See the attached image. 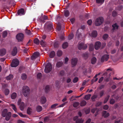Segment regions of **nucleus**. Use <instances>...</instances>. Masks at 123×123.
<instances>
[{"mask_svg": "<svg viewBox=\"0 0 123 123\" xmlns=\"http://www.w3.org/2000/svg\"><path fill=\"white\" fill-rule=\"evenodd\" d=\"M30 90L29 87L27 86H24L23 87L22 92L23 94L25 97H27L30 94Z\"/></svg>", "mask_w": 123, "mask_h": 123, "instance_id": "nucleus-1", "label": "nucleus"}, {"mask_svg": "<svg viewBox=\"0 0 123 123\" xmlns=\"http://www.w3.org/2000/svg\"><path fill=\"white\" fill-rule=\"evenodd\" d=\"M52 66L51 64L48 62L46 65L44 69L45 72L46 73L50 72L52 70Z\"/></svg>", "mask_w": 123, "mask_h": 123, "instance_id": "nucleus-2", "label": "nucleus"}, {"mask_svg": "<svg viewBox=\"0 0 123 123\" xmlns=\"http://www.w3.org/2000/svg\"><path fill=\"white\" fill-rule=\"evenodd\" d=\"M104 21V19L103 17H99L96 20L95 25L96 26H99L102 24Z\"/></svg>", "mask_w": 123, "mask_h": 123, "instance_id": "nucleus-3", "label": "nucleus"}, {"mask_svg": "<svg viewBox=\"0 0 123 123\" xmlns=\"http://www.w3.org/2000/svg\"><path fill=\"white\" fill-rule=\"evenodd\" d=\"M87 47V45L83 43H81L78 44V48L79 50L85 49Z\"/></svg>", "mask_w": 123, "mask_h": 123, "instance_id": "nucleus-4", "label": "nucleus"}, {"mask_svg": "<svg viewBox=\"0 0 123 123\" xmlns=\"http://www.w3.org/2000/svg\"><path fill=\"white\" fill-rule=\"evenodd\" d=\"M19 63V61L17 59H13L12 60V63H11V66L13 67H16L18 66Z\"/></svg>", "mask_w": 123, "mask_h": 123, "instance_id": "nucleus-5", "label": "nucleus"}, {"mask_svg": "<svg viewBox=\"0 0 123 123\" xmlns=\"http://www.w3.org/2000/svg\"><path fill=\"white\" fill-rule=\"evenodd\" d=\"M24 34L22 33H20L17 34L16 38L18 42L22 41L24 38Z\"/></svg>", "mask_w": 123, "mask_h": 123, "instance_id": "nucleus-6", "label": "nucleus"}, {"mask_svg": "<svg viewBox=\"0 0 123 123\" xmlns=\"http://www.w3.org/2000/svg\"><path fill=\"white\" fill-rule=\"evenodd\" d=\"M78 61V59L76 58H74L72 59L71 64L72 67H74L76 65Z\"/></svg>", "mask_w": 123, "mask_h": 123, "instance_id": "nucleus-7", "label": "nucleus"}, {"mask_svg": "<svg viewBox=\"0 0 123 123\" xmlns=\"http://www.w3.org/2000/svg\"><path fill=\"white\" fill-rule=\"evenodd\" d=\"M101 46V43L100 42L97 41L95 43L94 47L95 49H98L100 48Z\"/></svg>", "mask_w": 123, "mask_h": 123, "instance_id": "nucleus-8", "label": "nucleus"}, {"mask_svg": "<svg viewBox=\"0 0 123 123\" xmlns=\"http://www.w3.org/2000/svg\"><path fill=\"white\" fill-rule=\"evenodd\" d=\"M47 25V29L49 30H51L53 29L52 23L51 22H48L46 24Z\"/></svg>", "mask_w": 123, "mask_h": 123, "instance_id": "nucleus-9", "label": "nucleus"}, {"mask_svg": "<svg viewBox=\"0 0 123 123\" xmlns=\"http://www.w3.org/2000/svg\"><path fill=\"white\" fill-rule=\"evenodd\" d=\"M109 58V55H108L105 54L102 57L101 61L102 62H104L105 61H107Z\"/></svg>", "mask_w": 123, "mask_h": 123, "instance_id": "nucleus-10", "label": "nucleus"}, {"mask_svg": "<svg viewBox=\"0 0 123 123\" xmlns=\"http://www.w3.org/2000/svg\"><path fill=\"white\" fill-rule=\"evenodd\" d=\"M48 20V18L47 16L44 15L40 17L39 20H40L41 22L44 23L45 22V20Z\"/></svg>", "mask_w": 123, "mask_h": 123, "instance_id": "nucleus-11", "label": "nucleus"}, {"mask_svg": "<svg viewBox=\"0 0 123 123\" xmlns=\"http://www.w3.org/2000/svg\"><path fill=\"white\" fill-rule=\"evenodd\" d=\"M38 57V52H36L33 53L31 57V60H34Z\"/></svg>", "mask_w": 123, "mask_h": 123, "instance_id": "nucleus-12", "label": "nucleus"}, {"mask_svg": "<svg viewBox=\"0 0 123 123\" xmlns=\"http://www.w3.org/2000/svg\"><path fill=\"white\" fill-rule=\"evenodd\" d=\"M112 26L113 27V28L111 30V32L112 33H113V32L116 30H117L118 28V26L116 23L112 25Z\"/></svg>", "mask_w": 123, "mask_h": 123, "instance_id": "nucleus-13", "label": "nucleus"}, {"mask_svg": "<svg viewBox=\"0 0 123 123\" xmlns=\"http://www.w3.org/2000/svg\"><path fill=\"white\" fill-rule=\"evenodd\" d=\"M25 14L24 10L23 8H21L18 11V15L21 16L24 14Z\"/></svg>", "mask_w": 123, "mask_h": 123, "instance_id": "nucleus-14", "label": "nucleus"}, {"mask_svg": "<svg viewBox=\"0 0 123 123\" xmlns=\"http://www.w3.org/2000/svg\"><path fill=\"white\" fill-rule=\"evenodd\" d=\"M11 113L10 112H8L7 113V114L5 116V119L7 121L9 120L11 118Z\"/></svg>", "mask_w": 123, "mask_h": 123, "instance_id": "nucleus-15", "label": "nucleus"}, {"mask_svg": "<svg viewBox=\"0 0 123 123\" xmlns=\"http://www.w3.org/2000/svg\"><path fill=\"white\" fill-rule=\"evenodd\" d=\"M109 115V113L108 112L107 113V111H103L102 112V116L105 118H107Z\"/></svg>", "mask_w": 123, "mask_h": 123, "instance_id": "nucleus-16", "label": "nucleus"}, {"mask_svg": "<svg viewBox=\"0 0 123 123\" xmlns=\"http://www.w3.org/2000/svg\"><path fill=\"white\" fill-rule=\"evenodd\" d=\"M6 53V50L5 49H0V56H3L5 55Z\"/></svg>", "mask_w": 123, "mask_h": 123, "instance_id": "nucleus-17", "label": "nucleus"}, {"mask_svg": "<svg viewBox=\"0 0 123 123\" xmlns=\"http://www.w3.org/2000/svg\"><path fill=\"white\" fill-rule=\"evenodd\" d=\"M63 64V62H57L56 64V67L57 68H59L62 67Z\"/></svg>", "mask_w": 123, "mask_h": 123, "instance_id": "nucleus-18", "label": "nucleus"}, {"mask_svg": "<svg viewBox=\"0 0 123 123\" xmlns=\"http://www.w3.org/2000/svg\"><path fill=\"white\" fill-rule=\"evenodd\" d=\"M46 101V99L44 96H42L40 99V102L42 104H44Z\"/></svg>", "mask_w": 123, "mask_h": 123, "instance_id": "nucleus-19", "label": "nucleus"}, {"mask_svg": "<svg viewBox=\"0 0 123 123\" xmlns=\"http://www.w3.org/2000/svg\"><path fill=\"white\" fill-rule=\"evenodd\" d=\"M17 53V49L16 47H14L13 49V50L12 52V55L14 56Z\"/></svg>", "mask_w": 123, "mask_h": 123, "instance_id": "nucleus-20", "label": "nucleus"}, {"mask_svg": "<svg viewBox=\"0 0 123 123\" xmlns=\"http://www.w3.org/2000/svg\"><path fill=\"white\" fill-rule=\"evenodd\" d=\"M7 110L6 109H4L2 112V115L3 117H5L7 115V113H8Z\"/></svg>", "mask_w": 123, "mask_h": 123, "instance_id": "nucleus-21", "label": "nucleus"}, {"mask_svg": "<svg viewBox=\"0 0 123 123\" xmlns=\"http://www.w3.org/2000/svg\"><path fill=\"white\" fill-rule=\"evenodd\" d=\"M97 35V31H94L92 32L91 34L92 36L93 37H96Z\"/></svg>", "mask_w": 123, "mask_h": 123, "instance_id": "nucleus-22", "label": "nucleus"}, {"mask_svg": "<svg viewBox=\"0 0 123 123\" xmlns=\"http://www.w3.org/2000/svg\"><path fill=\"white\" fill-rule=\"evenodd\" d=\"M19 105H20L19 108L20 110L21 111L23 110L25 107L24 103L23 102H22L21 104Z\"/></svg>", "mask_w": 123, "mask_h": 123, "instance_id": "nucleus-23", "label": "nucleus"}, {"mask_svg": "<svg viewBox=\"0 0 123 123\" xmlns=\"http://www.w3.org/2000/svg\"><path fill=\"white\" fill-rule=\"evenodd\" d=\"M64 14L65 16L66 17H68L70 14V13L69 11L68 10H64Z\"/></svg>", "mask_w": 123, "mask_h": 123, "instance_id": "nucleus-24", "label": "nucleus"}, {"mask_svg": "<svg viewBox=\"0 0 123 123\" xmlns=\"http://www.w3.org/2000/svg\"><path fill=\"white\" fill-rule=\"evenodd\" d=\"M86 103H87L86 101L84 100H83L80 103V106L82 107L85 106L86 105Z\"/></svg>", "mask_w": 123, "mask_h": 123, "instance_id": "nucleus-25", "label": "nucleus"}, {"mask_svg": "<svg viewBox=\"0 0 123 123\" xmlns=\"http://www.w3.org/2000/svg\"><path fill=\"white\" fill-rule=\"evenodd\" d=\"M83 119L82 118H78L76 120V123H83Z\"/></svg>", "mask_w": 123, "mask_h": 123, "instance_id": "nucleus-26", "label": "nucleus"}, {"mask_svg": "<svg viewBox=\"0 0 123 123\" xmlns=\"http://www.w3.org/2000/svg\"><path fill=\"white\" fill-rule=\"evenodd\" d=\"M55 53L54 51H52L49 54V57L51 58H53L55 55Z\"/></svg>", "mask_w": 123, "mask_h": 123, "instance_id": "nucleus-27", "label": "nucleus"}, {"mask_svg": "<svg viewBox=\"0 0 123 123\" xmlns=\"http://www.w3.org/2000/svg\"><path fill=\"white\" fill-rule=\"evenodd\" d=\"M105 1V0H96V3L101 5Z\"/></svg>", "mask_w": 123, "mask_h": 123, "instance_id": "nucleus-28", "label": "nucleus"}, {"mask_svg": "<svg viewBox=\"0 0 123 123\" xmlns=\"http://www.w3.org/2000/svg\"><path fill=\"white\" fill-rule=\"evenodd\" d=\"M27 78L26 75L25 74H22L21 75V78L23 80H25Z\"/></svg>", "mask_w": 123, "mask_h": 123, "instance_id": "nucleus-29", "label": "nucleus"}, {"mask_svg": "<svg viewBox=\"0 0 123 123\" xmlns=\"http://www.w3.org/2000/svg\"><path fill=\"white\" fill-rule=\"evenodd\" d=\"M68 43L67 42L64 43L62 45V48L64 49L66 48L68 46Z\"/></svg>", "mask_w": 123, "mask_h": 123, "instance_id": "nucleus-30", "label": "nucleus"}, {"mask_svg": "<svg viewBox=\"0 0 123 123\" xmlns=\"http://www.w3.org/2000/svg\"><path fill=\"white\" fill-rule=\"evenodd\" d=\"M10 105L12 106V109L16 112L17 111V109L15 105L13 104H10Z\"/></svg>", "mask_w": 123, "mask_h": 123, "instance_id": "nucleus-31", "label": "nucleus"}, {"mask_svg": "<svg viewBox=\"0 0 123 123\" xmlns=\"http://www.w3.org/2000/svg\"><path fill=\"white\" fill-rule=\"evenodd\" d=\"M96 58L95 57H93L91 59V63L92 64H94L96 62Z\"/></svg>", "mask_w": 123, "mask_h": 123, "instance_id": "nucleus-32", "label": "nucleus"}, {"mask_svg": "<svg viewBox=\"0 0 123 123\" xmlns=\"http://www.w3.org/2000/svg\"><path fill=\"white\" fill-rule=\"evenodd\" d=\"M17 94L15 92H13L11 95V98L12 99H15L16 97Z\"/></svg>", "mask_w": 123, "mask_h": 123, "instance_id": "nucleus-33", "label": "nucleus"}, {"mask_svg": "<svg viewBox=\"0 0 123 123\" xmlns=\"http://www.w3.org/2000/svg\"><path fill=\"white\" fill-rule=\"evenodd\" d=\"M13 78V76L12 74H10L8 76H7L6 77V79L7 80H9Z\"/></svg>", "mask_w": 123, "mask_h": 123, "instance_id": "nucleus-34", "label": "nucleus"}, {"mask_svg": "<svg viewBox=\"0 0 123 123\" xmlns=\"http://www.w3.org/2000/svg\"><path fill=\"white\" fill-rule=\"evenodd\" d=\"M40 44L43 47H45L46 45V43L42 40L40 42Z\"/></svg>", "mask_w": 123, "mask_h": 123, "instance_id": "nucleus-35", "label": "nucleus"}, {"mask_svg": "<svg viewBox=\"0 0 123 123\" xmlns=\"http://www.w3.org/2000/svg\"><path fill=\"white\" fill-rule=\"evenodd\" d=\"M10 91L9 90L7 89H6L4 91V93L6 95H8Z\"/></svg>", "mask_w": 123, "mask_h": 123, "instance_id": "nucleus-36", "label": "nucleus"}, {"mask_svg": "<svg viewBox=\"0 0 123 123\" xmlns=\"http://www.w3.org/2000/svg\"><path fill=\"white\" fill-rule=\"evenodd\" d=\"M89 49L90 51H92L94 49V46L93 44H91L89 45Z\"/></svg>", "mask_w": 123, "mask_h": 123, "instance_id": "nucleus-37", "label": "nucleus"}, {"mask_svg": "<svg viewBox=\"0 0 123 123\" xmlns=\"http://www.w3.org/2000/svg\"><path fill=\"white\" fill-rule=\"evenodd\" d=\"M74 36L73 34V33H71L69 35L68 37V39L69 40L72 39L74 37Z\"/></svg>", "mask_w": 123, "mask_h": 123, "instance_id": "nucleus-38", "label": "nucleus"}, {"mask_svg": "<svg viewBox=\"0 0 123 123\" xmlns=\"http://www.w3.org/2000/svg\"><path fill=\"white\" fill-rule=\"evenodd\" d=\"M91 95L90 94H89L88 95H85V99L87 100H89L91 97Z\"/></svg>", "mask_w": 123, "mask_h": 123, "instance_id": "nucleus-39", "label": "nucleus"}, {"mask_svg": "<svg viewBox=\"0 0 123 123\" xmlns=\"http://www.w3.org/2000/svg\"><path fill=\"white\" fill-rule=\"evenodd\" d=\"M57 54L58 56H60L62 54V51L60 50H58Z\"/></svg>", "mask_w": 123, "mask_h": 123, "instance_id": "nucleus-40", "label": "nucleus"}, {"mask_svg": "<svg viewBox=\"0 0 123 123\" xmlns=\"http://www.w3.org/2000/svg\"><path fill=\"white\" fill-rule=\"evenodd\" d=\"M49 91V87L48 85L46 86L45 87V92L46 93H48Z\"/></svg>", "mask_w": 123, "mask_h": 123, "instance_id": "nucleus-41", "label": "nucleus"}, {"mask_svg": "<svg viewBox=\"0 0 123 123\" xmlns=\"http://www.w3.org/2000/svg\"><path fill=\"white\" fill-rule=\"evenodd\" d=\"M110 97V96L108 95L105 98L104 102V104H105L108 101Z\"/></svg>", "mask_w": 123, "mask_h": 123, "instance_id": "nucleus-42", "label": "nucleus"}, {"mask_svg": "<svg viewBox=\"0 0 123 123\" xmlns=\"http://www.w3.org/2000/svg\"><path fill=\"white\" fill-rule=\"evenodd\" d=\"M80 103L78 102H74L73 104V106L74 107H76L79 105Z\"/></svg>", "mask_w": 123, "mask_h": 123, "instance_id": "nucleus-43", "label": "nucleus"}, {"mask_svg": "<svg viewBox=\"0 0 123 123\" xmlns=\"http://www.w3.org/2000/svg\"><path fill=\"white\" fill-rule=\"evenodd\" d=\"M98 110H99V109H98L97 108H93L91 110V112L93 113H94L95 112H96V111Z\"/></svg>", "mask_w": 123, "mask_h": 123, "instance_id": "nucleus-44", "label": "nucleus"}, {"mask_svg": "<svg viewBox=\"0 0 123 123\" xmlns=\"http://www.w3.org/2000/svg\"><path fill=\"white\" fill-rule=\"evenodd\" d=\"M31 109L29 107L27 110V113L29 115H30L31 114Z\"/></svg>", "mask_w": 123, "mask_h": 123, "instance_id": "nucleus-45", "label": "nucleus"}, {"mask_svg": "<svg viewBox=\"0 0 123 123\" xmlns=\"http://www.w3.org/2000/svg\"><path fill=\"white\" fill-rule=\"evenodd\" d=\"M7 33L6 31H4L3 32L2 36L3 37H6Z\"/></svg>", "mask_w": 123, "mask_h": 123, "instance_id": "nucleus-46", "label": "nucleus"}, {"mask_svg": "<svg viewBox=\"0 0 123 123\" xmlns=\"http://www.w3.org/2000/svg\"><path fill=\"white\" fill-rule=\"evenodd\" d=\"M108 34H105L103 35V38L104 40H106L108 37Z\"/></svg>", "mask_w": 123, "mask_h": 123, "instance_id": "nucleus-47", "label": "nucleus"}, {"mask_svg": "<svg viewBox=\"0 0 123 123\" xmlns=\"http://www.w3.org/2000/svg\"><path fill=\"white\" fill-rule=\"evenodd\" d=\"M64 73L65 72L63 70H62L60 71L59 73V74L60 76H63L64 75Z\"/></svg>", "mask_w": 123, "mask_h": 123, "instance_id": "nucleus-48", "label": "nucleus"}, {"mask_svg": "<svg viewBox=\"0 0 123 123\" xmlns=\"http://www.w3.org/2000/svg\"><path fill=\"white\" fill-rule=\"evenodd\" d=\"M78 80L79 79L78 77H75L73 80V82L74 83H76L78 81Z\"/></svg>", "mask_w": 123, "mask_h": 123, "instance_id": "nucleus-49", "label": "nucleus"}, {"mask_svg": "<svg viewBox=\"0 0 123 123\" xmlns=\"http://www.w3.org/2000/svg\"><path fill=\"white\" fill-rule=\"evenodd\" d=\"M34 43L36 44H38V39L37 38L34 39Z\"/></svg>", "mask_w": 123, "mask_h": 123, "instance_id": "nucleus-50", "label": "nucleus"}, {"mask_svg": "<svg viewBox=\"0 0 123 123\" xmlns=\"http://www.w3.org/2000/svg\"><path fill=\"white\" fill-rule=\"evenodd\" d=\"M104 92V90H102L100 91L99 93V95L100 97H102L103 95Z\"/></svg>", "mask_w": 123, "mask_h": 123, "instance_id": "nucleus-51", "label": "nucleus"}, {"mask_svg": "<svg viewBox=\"0 0 123 123\" xmlns=\"http://www.w3.org/2000/svg\"><path fill=\"white\" fill-rule=\"evenodd\" d=\"M58 105L57 104H55L53 105H52L51 106V108L52 109H54Z\"/></svg>", "mask_w": 123, "mask_h": 123, "instance_id": "nucleus-52", "label": "nucleus"}, {"mask_svg": "<svg viewBox=\"0 0 123 123\" xmlns=\"http://www.w3.org/2000/svg\"><path fill=\"white\" fill-rule=\"evenodd\" d=\"M54 46L55 48H57L58 46V42L57 41L55 42H54Z\"/></svg>", "mask_w": 123, "mask_h": 123, "instance_id": "nucleus-53", "label": "nucleus"}, {"mask_svg": "<svg viewBox=\"0 0 123 123\" xmlns=\"http://www.w3.org/2000/svg\"><path fill=\"white\" fill-rule=\"evenodd\" d=\"M25 33L26 34L29 35H31V33L30 30H26Z\"/></svg>", "mask_w": 123, "mask_h": 123, "instance_id": "nucleus-54", "label": "nucleus"}, {"mask_svg": "<svg viewBox=\"0 0 123 123\" xmlns=\"http://www.w3.org/2000/svg\"><path fill=\"white\" fill-rule=\"evenodd\" d=\"M115 102V100L113 99H111L110 103L111 104H113Z\"/></svg>", "mask_w": 123, "mask_h": 123, "instance_id": "nucleus-55", "label": "nucleus"}, {"mask_svg": "<svg viewBox=\"0 0 123 123\" xmlns=\"http://www.w3.org/2000/svg\"><path fill=\"white\" fill-rule=\"evenodd\" d=\"M49 120V118L48 117H45L44 119V121L45 122H47Z\"/></svg>", "mask_w": 123, "mask_h": 123, "instance_id": "nucleus-56", "label": "nucleus"}, {"mask_svg": "<svg viewBox=\"0 0 123 123\" xmlns=\"http://www.w3.org/2000/svg\"><path fill=\"white\" fill-rule=\"evenodd\" d=\"M117 13L115 11H113L112 13V16L113 17H115L117 15Z\"/></svg>", "mask_w": 123, "mask_h": 123, "instance_id": "nucleus-57", "label": "nucleus"}, {"mask_svg": "<svg viewBox=\"0 0 123 123\" xmlns=\"http://www.w3.org/2000/svg\"><path fill=\"white\" fill-rule=\"evenodd\" d=\"M109 107V106L107 105H105L103 107V109L105 110H107L108 109Z\"/></svg>", "mask_w": 123, "mask_h": 123, "instance_id": "nucleus-58", "label": "nucleus"}, {"mask_svg": "<svg viewBox=\"0 0 123 123\" xmlns=\"http://www.w3.org/2000/svg\"><path fill=\"white\" fill-rule=\"evenodd\" d=\"M97 97V96L96 95H93L91 97V99L93 101H94V100H94Z\"/></svg>", "mask_w": 123, "mask_h": 123, "instance_id": "nucleus-59", "label": "nucleus"}, {"mask_svg": "<svg viewBox=\"0 0 123 123\" xmlns=\"http://www.w3.org/2000/svg\"><path fill=\"white\" fill-rule=\"evenodd\" d=\"M70 21L71 22V23L72 24H73L74 22H75V19L74 18H72L70 20Z\"/></svg>", "mask_w": 123, "mask_h": 123, "instance_id": "nucleus-60", "label": "nucleus"}, {"mask_svg": "<svg viewBox=\"0 0 123 123\" xmlns=\"http://www.w3.org/2000/svg\"><path fill=\"white\" fill-rule=\"evenodd\" d=\"M104 79V77H101L98 80V82L99 83H100Z\"/></svg>", "mask_w": 123, "mask_h": 123, "instance_id": "nucleus-61", "label": "nucleus"}, {"mask_svg": "<svg viewBox=\"0 0 123 123\" xmlns=\"http://www.w3.org/2000/svg\"><path fill=\"white\" fill-rule=\"evenodd\" d=\"M87 23L89 25H91L92 23V21L90 19L88 20L87 21Z\"/></svg>", "mask_w": 123, "mask_h": 123, "instance_id": "nucleus-62", "label": "nucleus"}, {"mask_svg": "<svg viewBox=\"0 0 123 123\" xmlns=\"http://www.w3.org/2000/svg\"><path fill=\"white\" fill-rule=\"evenodd\" d=\"M18 114L19 115V116L22 117H25V115H23L22 113H18Z\"/></svg>", "mask_w": 123, "mask_h": 123, "instance_id": "nucleus-63", "label": "nucleus"}, {"mask_svg": "<svg viewBox=\"0 0 123 123\" xmlns=\"http://www.w3.org/2000/svg\"><path fill=\"white\" fill-rule=\"evenodd\" d=\"M68 60V57H66L65 58V64H67Z\"/></svg>", "mask_w": 123, "mask_h": 123, "instance_id": "nucleus-64", "label": "nucleus"}]
</instances>
